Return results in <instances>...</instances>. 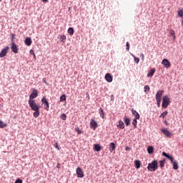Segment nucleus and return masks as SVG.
I'll return each instance as SVG.
<instances>
[{
    "instance_id": "nucleus-32",
    "label": "nucleus",
    "mask_w": 183,
    "mask_h": 183,
    "mask_svg": "<svg viewBox=\"0 0 183 183\" xmlns=\"http://www.w3.org/2000/svg\"><path fill=\"white\" fill-rule=\"evenodd\" d=\"M177 15H178V16H180V18H182V16H183V11L182 10H179L177 11Z\"/></svg>"
},
{
    "instance_id": "nucleus-17",
    "label": "nucleus",
    "mask_w": 183,
    "mask_h": 183,
    "mask_svg": "<svg viewBox=\"0 0 183 183\" xmlns=\"http://www.w3.org/2000/svg\"><path fill=\"white\" fill-rule=\"evenodd\" d=\"M94 149L97 152H99V151H101V146L98 144H94Z\"/></svg>"
},
{
    "instance_id": "nucleus-14",
    "label": "nucleus",
    "mask_w": 183,
    "mask_h": 183,
    "mask_svg": "<svg viewBox=\"0 0 183 183\" xmlns=\"http://www.w3.org/2000/svg\"><path fill=\"white\" fill-rule=\"evenodd\" d=\"M132 114L134 115V119H139L141 118V116L139 115V113H137V111L134 110V109H132Z\"/></svg>"
},
{
    "instance_id": "nucleus-37",
    "label": "nucleus",
    "mask_w": 183,
    "mask_h": 183,
    "mask_svg": "<svg viewBox=\"0 0 183 183\" xmlns=\"http://www.w3.org/2000/svg\"><path fill=\"white\" fill-rule=\"evenodd\" d=\"M134 62L136 64H139V58L136 57L135 56H134Z\"/></svg>"
},
{
    "instance_id": "nucleus-47",
    "label": "nucleus",
    "mask_w": 183,
    "mask_h": 183,
    "mask_svg": "<svg viewBox=\"0 0 183 183\" xmlns=\"http://www.w3.org/2000/svg\"><path fill=\"white\" fill-rule=\"evenodd\" d=\"M171 157H172L169 156V155H168V154H167V157H166V158H167L168 159H171Z\"/></svg>"
},
{
    "instance_id": "nucleus-13",
    "label": "nucleus",
    "mask_w": 183,
    "mask_h": 183,
    "mask_svg": "<svg viewBox=\"0 0 183 183\" xmlns=\"http://www.w3.org/2000/svg\"><path fill=\"white\" fill-rule=\"evenodd\" d=\"M104 78L107 82H112L113 79V77L109 73L106 74Z\"/></svg>"
},
{
    "instance_id": "nucleus-29",
    "label": "nucleus",
    "mask_w": 183,
    "mask_h": 183,
    "mask_svg": "<svg viewBox=\"0 0 183 183\" xmlns=\"http://www.w3.org/2000/svg\"><path fill=\"white\" fill-rule=\"evenodd\" d=\"M61 119H63V121H66V114H65L64 113H63L61 116H60Z\"/></svg>"
},
{
    "instance_id": "nucleus-51",
    "label": "nucleus",
    "mask_w": 183,
    "mask_h": 183,
    "mask_svg": "<svg viewBox=\"0 0 183 183\" xmlns=\"http://www.w3.org/2000/svg\"><path fill=\"white\" fill-rule=\"evenodd\" d=\"M142 57L144 59V54H142Z\"/></svg>"
},
{
    "instance_id": "nucleus-24",
    "label": "nucleus",
    "mask_w": 183,
    "mask_h": 183,
    "mask_svg": "<svg viewBox=\"0 0 183 183\" xmlns=\"http://www.w3.org/2000/svg\"><path fill=\"white\" fill-rule=\"evenodd\" d=\"M6 127H8V124L2 121H0V128H6Z\"/></svg>"
},
{
    "instance_id": "nucleus-8",
    "label": "nucleus",
    "mask_w": 183,
    "mask_h": 183,
    "mask_svg": "<svg viewBox=\"0 0 183 183\" xmlns=\"http://www.w3.org/2000/svg\"><path fill=\"white\" fill-rule=\"evenodd\" d=\"M8 51H9V46H6L4 49H3L0 52V58H4V56H6Z\"/></svg>"
},
{
    "instance_id": "nucleus-6",
    "label": "nucleus",
    "mask_w": 183,
    "mask_h": 183,
    "mask_svg": "<svg viewBox=\"0 0 183 183\" xmlns=\"http://www.w3.org/2000/svg\"><path fill=\"white\" fill-rule=\"evenodd\" d=\"M36 97H38V90L33 89L32 93L29 95V100L34 101Z\"/></svg>"
},
{
    "instance_id": "nucleus-31",
    "label": "nucleus",
    "mask_w": 183,
    "mask_h": 183,
    "mask_svg": "<svg viewBox=\"0 0 183 183\" xmlns=\"http://www.w3.org/2000/svg\"><path fill=\"white\" fill-rule=\"evenodd\" d=\"M60 39H61V42L65 43V41H66V36H65V35L61 36Z\"/></svg>"
},
{
    "instance_id": "nucleus-46",
    "label": "nucleus",
    "mask_w": 183,
    "mask_h": 183,
    "mask_svg": "<svg viewBox=\"0 0 183 183\" xmlns=\"http://www.w3.org/2000/svg\"><path fill=\"white\" fill-rule=\"evenodd\" d=\"M56 168H58L59 169V168H61V164H57Z\"/></svg>"
},
{
    "instance_id": "nucleus-27",
    "label": "nucleus",
    "mask_w": 183,
    "mask_h": 183,
    "mask_svg": "<svg viewBox=\"0 0 183 183\" xmlns=\"http://www.w3.org/2000/svg\"><path fill=\"white\" fill-rule=\"evenodd\" d=\"M147 152H148V154H152V152H154V147H149L148 148H147Z\"/></svg>"
},
{
    "instance_id": "nucleus-15",
    "label": "nucleus",
    "mask_w": 183,
    "mask_h": 183,
    "mask_svg": "<svg viewBox=\"0 0 183 183\" xmlns=\"http://www.w3.org/2000/svg\"><path fill=\"white\" fill-rule=\"evenodd\" d=\"M24 43L27 45V46H31V45H32V39H31L29 37H27L25 39Z\"/></svg>"
},
{
    "instance_id": "nucleus-28",
    "label": "nucleus",
    "mask_w": 183,
    "mask_h": 183,
    "mask_svg": "<svg viewBox=\"0 0 183 183\" xmlns=\"http://www.w3.org/2000/svg\"><path fill=\"white\" fill-rule=\"evenodd\" d=\"M166 115H168V112L165 111L161 115H160V118H165Z\"/></svg>"
},
{
    "instance_id": "nucleus-3",
    "label": "nucleus",
    "mask_w": 183,
    "mask_h": 183,
    "mask_svg": "<svg viewBox=\"0 0 183 183\" xmlns=\"http://www.w3.org/2000/svg\"><path fill=\"white\" fill-rule=\"evenodd\" d=\"M169 104H171V100H169V97L168 96H164L162 99V108L166 109V108H168V105H169Z\"/></svg>"
},
{
    "instance_id": "nucleus-10",
    "label": "nucleus",
    "mask_w": 183,
    "mask_h": 183,
    "mask_svg": "<svg viewBox=\"0 0 183 183\" xmlns=\"http://www.w3.org/2000/svg\"><path fill=\"white\" fill-rule=\"evenodd\" d=\"M78 178H84V172L81 167H77L76 170Z\"/></svg>"
},
{
    "instance_id": "nucleus-16",
    "label": "nucleus",
    "mask_w": 183,
    "mask_h": 183,
    "mask_svg": "<svg viewBox=\"0 0 183 183\" xmlns=\"http://www.w3.org/2000/svg\"><path fill=\"white\" fill-rule=\"evenodd\" d=\"M154 74H155V69H152L151 70H149V71L147 74L148 78H152Z\"/></svg>"
},
{
    "instance_id": "nucleus-30",
    "label": "nucleus",
    "mask_w": 183,
    "mask_h": 183,
    "mask_svg": "<svg viewBox=\"0 0 183 183\" xmlns=\"http://www.w3.org/2000/svg\"><path fill=\"white\" fill-rule=\"evenodd\" d=\"M164 165H165V160H162L159 162L160 168H164Z\"/></svg>"
},
{
    "instance_id": "nucleus-39",
    "label": "nucleus",
    "mask_w": 183,
    "mask_h": 183,
    "mask_svg": "<svg viewBox=\"0 0 183 183\" xmlns=\"http://www.w3.org/2000/svg\"><path fill=\"white\" fill-rule=\"evenodd\" d=\"M54 147L56 148V149H58V151H59V147L58 146V142L54 143Z\"/></svg>"
},
{
    "instance_id": "nucleus-1",
    "label": "nucleus",
    "mask_w": 183,
    "mask_h": 183,
    "mask_svg": "<svg viewBox=\"0 0 183 183\" xmlns=\"http://www.w3.org/2000/svg\"><path fill=\"white\" fill-rule=\"evenodd\" d=\"M29 105L31 111H34V112L33 113V117L34 118H38L40 114L39 109L41 108V106L38 105L35 100H29Z\"/></svg>"
},
{
    "instance_id": "nucleus-22",
    "label": "nucleus",
    "mask_w": 183,
    "mask_h": 183,
    "mask_svg": "<svg viewBox=\"0 0 183 183\" xmlns=\"http://www.w3.org/2000/svg\"><path fill=\"white\" fill-rule=\"evenodd\" d=\"M124 123L126 124L127 127H128L131 124L129 118H128L127 117H124Z\"/></svg>"
},
{
    "instance_id": "nucleus-42",
    "label": "nucleus",
    "mask_w": 183,
    "mask_h": 183,
    "mask_svg": "<svg viewBox=\"0 0 183 183\" xmlns=\"http://www.w3.org/2000/svg\"><path fill=\"white\" fill-rule=\"evenodd\" d=\"M42 82H44V84H46V85H48V82H46V78L42 79Z\"/></svg>"
},
{
    "instance_id": "nucleus-41",
    "label": "nucleus",
    "mask_w": 183,
    "mask_h": 183,
    "mask_svg": "<svg viewBox=\"0 0 183 183\" xmlns=\"http://www.w3.org/2000/svg\"><path fill=\"white\" fill-rule=\"evenodd\" d=\"M14 39H15V34H11V44H12V42H14Z\"/></svg>"
},
{
    "instance_id": "nucleus-9",
    "label": "nucleus",
    "mask_w": 183,
    "mask_h": 183,
    "mask_svg": "<svg viewBox=\"0 0 183 183\" xmlns=\"http://www.w3.org/2000/svg\"><path fill=\"white\" fill-rule=\"evenodd\" d=\"M98 127V123H97V121L95 119H92L90 121V128H92V129H97Z\"/></svg>"
},
{
    "instance_id": "nucleus-19",
    "label": "nucleus",
    "mask_w": 183,
    "mask_h": 183,
    "mask_svg": "<svg viewBox=\"0 0 183 183\" xmlns=\"http://www.w3.org/2000/svg\"><path fill=\"white\" fill-rule=\"evenodd\" d=\"M115 149V144L114 143H110L109 144V151L110 152H113L114 150Z\"/></svg>"
},
{
    "instance_id": "nucleus-34",
    "label": "nucleus",
    "mask_w": 183,
    "mask_h": 183,
    "mask_svg": "<svg viewBox=\"0 0 183 183\" xmlns=\"http://www.w3.org/2000/svg\"><path fill=\"white\" fill-rule=\"evenodd\" d=\"M149 85H146L144 86V92H149Z\"/></svg>"
},
{
    "instance_id": "nucleus-23",
    "label": "nucleus",
    "mask_w": 183,
    "mask_h": 183,
    "mask_svg": "<svg viewBox=\"0 0 183 183\" xmlns=\"http://www.w3.org/2000/svg\"><path fill=\"white\" fill-rule=\"evenodd\" d=\"M66 101V95L65 94H62L61 97H60V102H64Z\"/></svg>"
},
{
    "instance_id": "nucleus-49",
    "label": "nucleus",
    "mask_w": 183,
    "mask_h": 183,
    "mask_svg": "<svg viewBox=\"0 0 183 183\" xmlns=\"http://www.w3.org/2000/svg\"><path fill=\"white\" fill-rule=\"evenodd\" d=\"M41 1L42 2H44V3L48 2V0H41Z\"/></svg>"
},
{
    "instance_id": "nucleus-2",
    "label": "nucleus",
    "mask_w": 183,
    "mask_h": 183,
    "mask_svg": "<svg viewBox=\"0 0 183 183\" xmlns=\"http://www.w3.org/2000/svg\"><path fill=\"white\" fill-rule=\"evenodd\" d=\"M147 169L151 172L157 171L158 169V161L154 160L152 163H149L147 166Z\"/></svg>"
},
{
    "instance_id": "nucleus-36",
    "label": "nucleus",
    "mask_w": 183,
    "mask_h": 183,
    "mask_svg": "<svg viewBox=\"0 0 183 183\" xmlns=\"http://www.w3.org/2000/svg\"><path fill=\"white\" fill-rule=\"evenodd\" d=\"M170 34L173 36V39H175V31L170 30Z\"/></svg>"
},
{
    "instance_id": "nucleus-18",
    "label": "nucleus",
    "mask_w": 183,
    "mask_h": 183,
    "mask_svg": "<svg viewBox=\"0 0 183 183\" xmlns=\"http://www.w3.org/2000/svg\"><path fill=\"white\" fill-rule=\"evenodd\" d=\"M99 114H100V117H101V118H102V119H104V118H105V113L104 112V110L102 109V108L99 109Z\"/></svg>"
},
{
    "instance_id": "nucleus-33",
    "label": "nucleus",
    "mask_w": 183,
    "mask_h": 183,
    "mask_svg": "<svg viewBox=\"0 0 183 183\" xmlns=\"http://www.w3.org/2000/svg\"><path fill=\"white\" fill-rule=\"evenodd\" d=\"M137 119H134L132 124H134V127L137 128V124H138V122L137 121Z\"/></svg>"
},
{
    "instance_id": "nucleus-44",
    "label": "nucleus",
    "mask_w": 183,
    "mask_h": 183,
    "mask_svg": "<svg viewBox=\"0 0 183 183\" xmlns=\"http://www.w3.org/2000/svg\"><path fill=\"white\" fill-rule=\"evenodd\" d=\"M162 155L163 157H167L168 154L165 152H163Z\"/></svg>"
},
{
    "instance_id": "nucleus-11",
    "label": "nucleus",
    "mask_w": 183,
    "mask_h": 183,
    "mask_svg": "<svg viewBox=\"0 0 183 183\" xmlns=\"http://www.w3.org/2000/svg\"><path fill=\"white\" fill-rule=\"evenodd\" d=\"M162 64L165 68H169L171 66V63L167 59H163Z\"/></svg>"
},
{
    "instance_id": "nucleus-20",
    "label": "nucleus",
    "mask_w": 183,
    "mask_h": 183,
    "mask_svg": "<svg viewBox=\"0 0 183 183\" xmlns=\"http://www.w3.org/2000/svg\"><path fill=\"white\" fill-rule=\"evenodd\" d=\"M134 165H135V167L138 169L140 168L141 167V162L139 160H135L134 161Z\"/></svg>"
},
{
    "instance_id": "nucleus-7",
    "label": "nucleus",
    "mask_w": 183,
    "mask_h": 183,
    "mask_svg": "<svg viewBox=\"0 0 183 183\" xmlns=\"http://www.w3.org/2000/svg\"><path fill=\"white\" fill-rule=\"evenodd\" d=\"M161 132H162V134H164V135H165V137H167V138H171V137H172V133H171V132H169V130L163 128L161 129Z\"/></svg>"
},
{
    "instance_id": "nucleus-4",
    "label": "nucleus",
    "mask_w": 183,
    "mask_h": 183,
    "mask_svg": "<svg viewBox=\"0 0 183 183\" xmlns=\"http://www.w3.org/2000/svg\"><path fill=\"white\" fill-rule=\"evenodd\" d=\"M41 104H43L44 109H46V111H49V102H48V100H46V97H42Z\"/></svg>"
},
{
    "instance_id": "nucleus-12",
    "label": "nucleus",
    "mask_w": 183,
    "mask_h": 183,
    "mask_svg": "<svg viewBox=\"0 0 183 183\" xmlns=\"http://www.w3.org/2000/svg\"><path fill=\"white\" fill-rule=\"evenodd\" d=\"M164 94L163 90H159L157 91L156 94V100H161V97H162V94Z\"/></svg>"
},
{
    "instance_id": "nucleus-40",
    "label": "nucleus",
    "mask_w": 183,
    "mask_h": 183,
    "mask_svg": "<svg viewBox=\"0 0 183 183\" xmlns=\"http://www.w3.org/2000/svg\"><path fill=\"white\" fill-rule=\"evenodd\" d=\"M157 102V107L158 108H159V107H161V100H156Z\"/></svg>"
},
{
    "instance_id": "nucleus-50",
    "label": "nucleus",
    "mask_w": 183,
    "mask_h": 183,
    "mask_svg": "<svg viewBox=\"0 0 183 183\" xmlns=\"http://www.w3.org/2000/svg\"><path fill=\"white\" fill-rule=\"evenodd\" d=\"M126 151H129V147H126Z\"/></svg>"
},
{
    "instance_id": "nucleus-45",
    "label": "nucleus",
    "mask_w": 183,
    "mask_h": 183,
    "mask_svg": "<svg viewBox=\"0 0 183 183\" xmlns=\"http://www.w3.org/2000/svg\"><path fill=\"white\" fill-rule=\"evenodd\" d=\"M169 159L171 160L172 164L174 162V157H172L171 159Z\"/></svg>"
},
{
    "instance_id": "nucleus-35",
    "label": "nucleus",
    "mask_w": 183,
    "mask_h": 183,
    "mask_svg": "<svg viewBox=\"0 0 183 183\" xmlns=\"http://www.w3.org/2000/svg\"><path fill=\"white\" fill-rule=\"evenodd\" d=\"M30 55H33L34 59H36V56L35 55V52L34 51V50H30Z\"/></svg>"
},
{
    "instance_id": "nucleus-5",
    "label": "nucleus",
    "mask_w": 183,
    "mask_h": 183,
    "mask_svg": "<svg viewBox=\"0 0 183 183\" xmlns=\"http://www.w3.org/2000/svg\"><path fill=\"white\" fill-rule=\"evenodd\" d=\"M11 52H14V54H18V51H19V48H18V45L15 44V42L11 43Z\"/></svg>"
},
{
    "instance_id": "nucleus-52",
    "label": "nucleus",
    "mask_w": 183,
    "mask_h": 183,
    "mask_svg": "<svg viewBox=\"0 0 183 183\" xmlns=\"http://www.w3.org/2000/svg\"><path fill=\"white\" fill-rule=\"evenodd\" d=\"M1 0H0V2H1Z\"/></svg>"
},
{
    "instance_id": "nucleus-26",
    "label": "nucleus",
    "mask_w": 183,
    "mask_h": 183,
    "mask_svg": "<svg viewBox=\"0 0 183 183\" xmlns=\"http://www.w3.org/2000/svg\"><path fill=\"white\" fill-rule=\"evenodd\" d=\"M173 169H178V168H179V167L178 166V163L177 162H173Z\"/></svg>"
},
{
    "instance_id": "nucleus-38",
    "label": "nucleus",
    "mask_w": 183,
    "mask_h": 183,
    "mask_svg": "<svg viewBox=\"0 0 183 183\" xmlns=\"http://www.w3.org/2000/svg\"><path fill=\"white\" fill-rule=\"evenodd\" d=\"M126 46H127V48H126L127 51H129V42L127 41L126 43Z\"/></svg>"
},
{
    "instance_id": "nucleus-43",
    "label": "nucleus",
    "mask_w": 183,
    "mask_h": 183,
    "mask_svg": "<svg viewBox=\"0 0 183 183\" xmlns=\"http://www.w3.org/2000/svg\"><path fill=\"white\" fill-rule=\"evenodd\" d=\"M15 183H22V179H17L15 181Z\"/></svg>"
},
{
    "instance_id": "nucleus-48",
    "label": "nucleus",
    "mask_w": 183,
    "mask_h": 183,
    "mask_svg": "<svg viewBox=\"0 0 183 183\" xmlns=\"http://www.w3.org/2000/svg\"><path fill=\"white\" fill-rule=\"evenodd\" d=\"M76 131H77L78 134H81V130H79L78 129H76Z\"/></svg>"
},
{
    "instance_id": "nucleus-25",
    "label": "nucleus",
    "mask_w": 183,
    "mask_h": 183,
    "mask_svg": "<svg viewBox=\"0 0 183 183\" xmlns=\"http://www.w3.org/2000/svg\"><path fill=\"white\" fill-rule=\"evenodd\" d=\"M67 32H68V34H69V35H74V28L69 27L68 29Z\"/></svg>"
},
{
    "instance_id": "nucleus-21",
    "label": "nucleus",
    "mask_w": 183,
    "mask_h": 183,
    "mask_svg": "<svg viewBox=\"0 0 183 183\" xmlns=\"http://www.w3.org/2000/svg\"><path fill=\"white\" fill-rule=\"evenodd\" d=\"M118 127L120 128V129H124V128H125V124H124V122H122V120L119 121Z\"/></svg>"
}]
</instances>
